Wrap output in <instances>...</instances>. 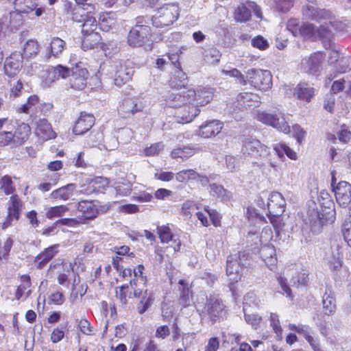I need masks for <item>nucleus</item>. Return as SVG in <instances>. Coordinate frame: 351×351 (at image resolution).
Wrapping results in <instances>:
<instances>
[{"label": "nucleus", "instance_id": "f257e3e1", "mask_svg": "<svg viewBox=\"0 0 351 351\" xmlns=\"http://www.w3.org/2000/svg\"><path fill=\"white\" fill-rule=\"evenodd\" d=\"M135 21V25L128 34V43L131 47H139L151 40L152 34L149 26L150 18L139 16Z\"/></svg>", "mask_w": 351, "mask_h": 351}, {"label": "nucleus", "instance_id": "f03ea898", "mask_svg": "<svg viewBox=\"0 0 351 351\" xmlns=\"http://www.w3.org/2000/svg\"><path fill=\"white\" fill-rule=\"evenodd\" d=\"M82 33L83 40L82 47L84 50H88L97 46L100 40L101 36L96 31L97 22L92 15V12H86V19L82 21Z\"/></svg>", "mask_w": 351, "mask_h": 351}, {"label": "nucleus", "instance_id": "7ed1b4c3", "mask_svg": "<svg viewBox=\"0 0 351 351\" xmlns=\"http://www.w3.org/2000/svg\"><path fill=\"white\" fill-rule=\"evenodd\" d=\"M248 256L247 252H239L228 257L226 274L231 283L241 280L244 267L248 264Z\"/></svg>", "mask_w": 351, "mask_h": 351}, {"label": "nucleus", "instance_id": "20e7f679", "mask_svg": "<svg viewBox=\"0 0 351 351\" xmlns=\"http://www.w3.org/2000/svg\"><path fill=\"white\" fill-rule=\"evenodd\" d=\"M261 97L253 93H240L234 100L228 104V108L231 113L244 112L257 108L260 106Z\"/></svg>", "mask_w": 351, "mask_h": 351}, {"label": "nucleus", "instance_id": "39448f33", "mask_svg": "<svg viewBox=\"0 0 351 351\" xmlns=\"http://www.w3.org/2000/svg\"><path fill=\"white\" fill-rule=\"evenodd\" d=\"M179 16V8L177 4H165L160 7L157 14L150 19L152 25L158 28L169 26Z\"/></svg>", "mask_w": 351, "mask_h": 351}, {"label": "nucleus", "instance_id": "423d86ee", "mask_svg": "<svg viewBox=\"0 0 351 351\" xmlns=\"http://www.w3.org/2000/svg\"><path fill=\"white\" fill-rule=\"evenodd\" d=\"M286 202L279 192H272L267 203L268 217L275 229L280 228V217L285 211Z\"/></svg>", "mask_w": 351, "mask_h": 351}, {"label": "nucleus", "instance_id": "0eeeda50", "mask_svg": "<svg viewBox=\"0 0 351 351\" xmlns=\"http://www.w3.org/2000/svg\"><path fill=\"white\" fill-rule=\"evenodd\" d=\"M308 3L302 8L303 17L306 20L314 21L317 23L329 21L330 24L334 26L331 19L333 18L332 12L329 10L321 9L317 6L316 0H307Z\"/></svg>", "mask_w": 351, "mask_h": 351}, {"label": "nucleus", "instance_id": "6e6552de", "mask_svg": "<svg viewBox=\"0 0 351 351\" xmlns=\"http://www.w3.org/2000/svg\"><path fill=\"white\" fill-rule=\"evenodd\" d=\"M247 84L260 90H267L272 86V76L267 70L252 69L246 73Z\"/></svg>", "mask_w": 351, "mask_h": 351}, {"label": "nucleus", "instance_id": "1a4fd4ad", "mask_svg": "<svg viewBox=\"0 0 351 351\" xmlns=\"http://www.w3.org/2000/svg\"><path fill=\"white\" fill-rule=\"evenodd\" d=\"M101 71H106L114 78V84L121 86L132 79L134 70L132 67L121 63L104 64Z\"/></svg>", "mask_w": 351, "mask_h": 351}, {"label": "nucleus", "instance_id": "9d476101", "mask_svg": "<svg viewBox=\"0 0 351 351\" xmlns=\"http://www.w3.org/2000/svg\"><path fill=\"white\" fill-rule=\"evenodd\" d=\"M226 313V306L218 295L212 293L207 296L202 313L207 315L210 321L215 322L222 318Z\"/></svg>", "mask_w": 351, "mask_h": 351}, {"label": "nucleus", "instance_id": "9b49d317", "mask_svg": "<svg viewBox=\"0 0 351 351\" xmlns=\"http://www.w3.org/2000/svg\"><path fill=\"white\" fill-rule=\"evenodd\" d=\"M256 118L263 123L272 126L285 134L290 132V127L285 120V115L280 111L274 114L265 111H258L256 114Z\"/></svg>", "mask_w": 351, "mask_h": 351}, {"label": "nucleus", "instance_id": "f8f14e48", "mask_svg": "<svg viewBox=\"0 0 351 351\" xmlns=\"http://www.w3.org/2000/svg\"><path fill=\"white\" fill-rule=\"evenodd\" d=\"M324 58V53L320 51L303 58L300 62V70L308 75H318L322 71Z\"/></svg>", "mask_w": 351, "mask_h": 351}, {"label": "nucleus", "instance_id": "ddd939ff", "mask_svg": "<svg viewBox=\"0 0 351 351\" xmlns=\"http://www.w3.org/2000/svg\"><path fill=\"white\" fill-rule=\"evenodd\" d=\"M24 208V204L17 195H13L10 197L7 204V217L3 222V230L11 226L14 221H17Z\"/></svg>", "mask_w": 351, "mask_h": 351}, {"label": "nucleus", "instance_id": "4468645a", "mask_svg": "<svg viewBox=\"0 0 351 351\" xmlns=\"http://www.w3.org/2000/svg\"><path fill=\"white\" fill-rule=\"evenodd\" d=\"M68 77H69V84L71 88L75 90H82L87 84L88 71L86 69L77 64L70 70Z\"/></svg>", "mask_w": 351, "mask_h": 351}, {"label": "nucleus", "instance_id": "2eb2a0df", "mask_svg": "<svg viewBox=\"0 0 351 351\" xmlns=\"http://www.w3.org/2000/svg\"><path fill=\"white\" fill-rule=\"evenodd\" d=\"M70 69L59 64L51 66L43 71L42 82L44 86H50L55 81L60 78H66L69 75Z\"/></svg>", "mask_w": 351, "mask_h": 351}, {"label": "nucleus", "instance_id": "dca6fc26", "mask_svg": "<svg viewBox=\"0 0 351 351\" xmlns=\"http://www.w3.org/2000/svg\"><path fill=\"white\" fill-rule=\"evenodd\" d=\"M242 152L254 158L263 157L268 154L267 146L262 144L258 140L252 137L247 138L243 144Z\"/></svg>", "mask_w": 351, "mask_h": 351}, {"label": "nucleus", "instance_id": "f3484780", "mask_svg": "<svg viewBox=\"0 0 351 351\" xmlns=\"http://www.w3.org/2000/svg\"><path fill=\"white\" fill-rule=\"evenodd\" d=\"M189 102H194V105L202 106L209 103L213 97V91L211 88L203 87L197 90L188 89L187 93Z\"/></svg>", "mask_w": 351, "mask_h": 351}, {"label": "nucleus", "instance_id": "a211bd4d", "mask_svg": "<svg viewBox=\"0 0 351 351\" xmlns=\"http://www.w3.org/2000/svg\"><path fill=\"white\" fill-rule=\"evenodd\" d=\"M199 111L198 106L194 105V102H185L176 110V117L179 123H190L198 115Z\"/></svg>", "mask_w": 351, "mask_h": 351}, {"label": "nucleus", "instance_id": "6ab92c4d", "mask_svg": "<svg viewBox=\"0 0 351 351\" xmlns=\"http://www.w3.org/2000/svg\"><path fill=\"white\" fill-rule=\"evenodd\" d=\"M337 202L339 206L346 207L351 202V185L346 182H339L333 189Z\"/></svg>", "mask_w": 351, "mask_h": 351}, {"label": "nucleus", "instance_id": "aec40b11", "mask_svg": "<svg viewBox=\"0 0 351 351\" xmlns=\"http://www.w3.org/2000/svg\"><path fill=\"white\" fill-rule=\"evenodd\" d=\"M23 59V55L20 52L12 53L5 61V73L9 77L16 75L22 68Z\"/></svg>", "mask_w": 351, "mask_h": 351}, {"label": "nucleus", "instance_id": "412c9836", "mask_svg": "<svg viewBox=\"0 0 351 351\" xmlns=\"http://www.w3.org/2000/svg\"><path fill=\"white\" fill-rule=\"evenodd\" d=\"M312 204L313 206H309L306 220L310 225L311 231L314 233H318L324 223V215L317 208H315L316 206L315 202H313Z\"/></svg>", "mask_w": 351, "mask_h": 351}, {"label": "nucleus", "instance_id": "4be33fe9", "mask_svg": "<svg viewBox=\"0 0 351 351\" xmlns=\"http://www.w3.org/2000/svg\"><path fill=\"white\" fill-rule=\"evenodd\" d=\"M223 127V123L219 120L208 121L199 126L198 135L205 138H211L218 134Z\"/></svg>", "mask_w": 351, "mask_h": 351}, {"label": "nucleus", "instance_id": "5701e85b", "mask_svg": "<svg viewBox=\"0 0 351 351\" xmlns=\"http://www.w3.org/2000/svg\"><path fill=\"white\" fill-rule=\"evenodd\" d=\"M95 123V117L92 114L81 112L76 121L73 132L76 135H82L88 132Z\"/></svg>", "mask_w": 351, "mask_h": 351}, {"label": "nucleus", "instance_id": "b1692460", "mask_svg": "<svg viewBox=\"0 0 351 351\" xmlns=\"http://www.w3.org/2000/svg\"><path fill=\"white\" fill-rule=\"evenodd\" d=\"M14 9L25 14L34 11L36 16H40L45 12L43 8H37L36 0H14Z\"/></svg>", "mask_w": 351, "mask_h": 351}, {"label": "nucleus", "instance_id": "393cba45", "mask_svg": "<svg viewBox=\"0 0 351 351\" xmlns=\"http://www.w3.org/2000/svg\"><path fill=\"white\" fill-rule=\"evenodd\" d=\"M287 275L291 276V281L295 285H305L308 281V274L300 265H294L287 269Z\"/></svg>", "mask_w": 351, "mask_h": 351}, {"label": "nucleus", "instance_id": "a878e982", "mask_svg": "<svg viewBox=\"0 0 351 351\" xmlns=\"http://www.w3.org/2000/svg\"><path fill=\"white\" fill-rule=\"evenodd\" d=\"M157 233L160 239V242L162 243H167L169 241H173L174 245L173 246L175 252H178L180 249L181 241L176 238V236L173 234L170 228L168 226H159L157 227Z\"/></svg>", "mask_w": 351, "mask_h": 351}, {"label": "nucleus", "instance_id": "bb28decb", "mask_svg": "<svg viewBox=\"0 0 351 351\" xmlns=\"http://www.w3.org/2000/svg\"><path fill=\"white\" fill-rule=\"evenodd\" d=\"M178 285V291L180 292L179 304L184 308L190 306L193 303V293L189 287L188 282L181 279L179 280Z\"/></svg>", "mask_w": 351, "mask_h": 351}, {"label": "nucleus", "instance_id": "cd10ccee", "mask_svg": "<svg viewBox=\"0 0 351 351\" xmlns=\"http://www.w3.org/2000/svg\"><path fill=\"white\" fill-rule=\"evenodd\" d=\"M188 89L183 90H174L169 93L166 98L167 105L171 108H178L185 102H189Z\"/></svg>", "mask_w": 351, "mask_h": 351}, {"label": "nucleus", "instance_id": "c85d7f7f", "mask_svg": "<svg viewBox=\"0 0 351 351\" xmlns=\"http://www.w3.org/2000/svg\"><path fill=\"white\" fill-rule=\"evenodd\" d=\"M260 254L263 261L270 270H273L277 264L276 250L273 245H265L260 250Z\"/></svg>", "mask_w": 351, "mask_h": 351}, {"label": "nucleus", "instance_id": "c756f323", "mask_svg": "<svg viewBox=\"0 0 351 351\" xmlns=\"http://www.w3.org/2000/svg\"><path fill=\"white\" fill-rule=\"evenodd\" d=\"M77 209L83 214L86 219H93L99 214L97 206L93 201L82 200L79 202Z\"/></svg>", "mask_w": 351, "mask_h": 351}, {"label": "nucleus", "instance_id": "7c9ffc66", "mask_svg": "<svg viewBox=\"0 0 351 351\" xmlns=\"http://www.w3.org/2000/svg\"><path fill=\"white\" fill-rule=\"evenodd\" d=\"M58 245H53L46 248L40 253L35 258L34 263L37 268L43 269L47 263L52 259L58 253Z\"/></svg>", "mask_w": 351, "mask_h": 351}, {"label": "nucleus", "instance_id": "2f4dec72", "mask_svg": "<svg viewBox=\"0 0 351 351\" xmlns=\"http://www.w3.org/2000/svg\"><path fill=\"white\" fill-rule=\"evenodd\" d=\"M36 134L43 141L56 138V132L53 130L51 124L45 119H40L37 123Z\"/></svg>", "mask_w": 351, "mask_h": 351}, {"label": "nucleus", "instance_id": "473e14b6", "mask_svg": "<svg viewBox=\"0 0 351 351\" xmlns=\"http://www.w3.org/2000/svg\"><path fill=\"white\" fill-rule=\"evenodd\" d=\"M14 132H13L14 143L21 145L29 138L31 129L28 124L25 123H19L15 124Z\"/></svg>", "mask_w": 351, "mask_h": 351}, {"label": "nucleus", "instance_id": "72a5a7b5", "mask_svg": "<svg viewBox=\"0 0 351 351\" xmlns=\"http://www.w3.org/2000/svg\"><path fill=\"white\" fill-rule=\"evenodd\" d=\"M31 280L28 275H23L21 276V283L17 287L15 292V298L16 300H26L32 293Z\"/></svg>", "mask_w": 351, "mask_h": 351}, {"label": "nucleus", "instance_id": "f704fd0d", "mask_svg": "<svg viewBox=\"0 0 351 351\" xmlns=\"http://www.w3.org/2000/svg\"><path fill=\"white\" fill-rule=\"evenodd\" d=\"M65 45L66 43L62 39L58 37L53 38L47 48L46 58L49 59L51 57H58L63 51Z\"/></svg>", "mask_w": 351, "mask_h": 351}, {"label": "nucleus", "instance_id": "c9c22d12", "mask_svg": "<svg viewBox=\"0 0 351 351\" xmlns=\"http://www.w3.org/2000/svg\"><path fill=\"white\" fill-rule=\"evenodd\" d=\"M332 249V258L329 260V267L331 270L337 271L340 269L343 263V252L341 250V245L337 243H333L331 246Z\"/></svg>", "mask_w": 351, "mask_h": 351}, {"label": "nucleus", "instance_id": "e433bc0d", "mask_svg": "<svg viewBox=\"0 0 351 351\" xmlns=\"http://www.w3.org/2000/svg\"><path fill=\"white\" fill-rule=\"evenodd\" d=\"M75 189V184H68L66 186L53 191L50 194V197L55 199L66 201L73 195Z\"/></svg>", "mask_w": 351, "mask_h": 351}, {"label": "nucleus", "instance_id": "4c0bfd02", "mask_svg": "<svg viewBox=\"0 0 351 351\" xmlns=\"http://www.w3.org/2000/svg\"><path fill=\"white\" fill-rule=\"evenodd\" d=\"M118 110L119 113L124 117H129L130 114H134L137 112L141 110V107L138 106L134 100L131 98L125 99L122 104L119 107Z\"/></svg>", "mask_w": 351, "mask_h": 351}, {"label": "nucleus", "instance_id": "58836bf2", "mask_svg": "<svg viewBox=\"0 0 351 351\" xmlns=\"http://www.w3.org/2000/svg\"><path fill=\"white\" fill-rule=\"evenodd\" d=\"M314 94V88L306 83H300L294 90V95L300 100L310 101Z\"/></svg>", "mask_w": 351, "mask_h": 351}, {"label": "nucleus", "instance_id": "ea45409f", "mask_svg": "<svg viewBox=\"0 0 351 351\" xmlns=\"http://www.w3.org/2000/svg\"><path fill=\"white\" fill-rule=\"evenodd\" d=\"M332 38L333 34L328 27L324 25H320L318 28L317 27L316 40H322L325 48H328L331 46Z\"/></svg>", "mask_w": 351, "mask_h": 351}, {"label": "nucleus", "instance_id": "a19ab883", "mask_svg": "<svg viewBox=\"0 0 351 351\" xmlns=\"http://www.w3.org/2000/svg\"><path fill=\"white\" fill-rule=\"evenodd\" d=\"M154 300V295L152 291L145 290L142 294L141 300L137 305V311L139 314H143L152 305Z\"/></svg>", "mask_w": 351, "mask_h": 351}, {"label": "nucleus", "instance_id": "79ce46f5", "mask_svg": "<svg viewBox=\"0 0 351 351\" xmlns=\"http://www.w3.org/2000/svg\"><path fill=\"white\" fill-rule=\"evenodd\" d=\"M317 27L313 23H303L300 25V35L304 39H308L313 41L316 40Z\"/></svg>", "mask_w": 351, "mask_h": 351}, {"label": "nucleus", "instance_id": "37998d69", "mask_svg": "<svg viewBox=\"0 0 351 351\" xmlns=\"http://www.w3.org/2000/svg\"><path fill=\"white\" fill-rule=\"evenodd\" d=\"M23 13L15 10L10 12L9 19L8 16H3L1 19H4V21H6L8 23L5 27L10 26L14 28H18L23 23Z\"/></svg>", "mask_w": 351, "mask_h": 351}, {"label": "nucleus", "instance_id": "c03bdc74", "mask_svg": "<svg viewBox=\"0 0 351 351\" xmlns=\"http://www.w3.org/2000/svg\"><path fill=\"white\" fill-rule=\"evenodd\" d=\"M40 45L36 40H27L23 47V58H31L35 57L39 52Z\"/></svg>", "mask_w": 351, "mask_h": 351}, {"label": "nucleus", "instance_id": "a18cd8bd", "mask_svg": "<svg viewBox=\"0 0 351 351\" xmlns=\"http://www.w3.org/2000/svg\"><path fill=\"white\" fill-rule=\"evenodd\" d=\"M187 84V77L186 74L182 71L180 67L175 69L174 76L171 80V85L177 88H182L185 87Z\"/></svg>", "mask_w": 351, "mask_h": 351}, {"label": "nucleus", "instance_id": "49530a36", "mask_svg": "<svg viewBox=\"0 0 351 351\" xmlns=\"http://www.w3.org/2000/svg\"><path fill=\"white\" fill-rule=\"evenodd\" d=\"M210 194L223 201L230 200L231 198V193L226 190L222 185L217 184H210Z\"/></svg>", "mask_w": 351, "mask_h": 351}, {"label": "nucleus", "instance_id": "de8ad7c7", "mask_svg": "<svg viewBox=\"0 0 351 351\" xmlns=\"http://www.w3.org/2000/svg\"><path fill=\"white\" fill-rule=\"evenodd\" d=\"M196 150L197 149L195 148L189 146H184L183 147L174 149L171 152V156L173 158H180L182 160H185L193 156L195 154Z\"/></svg>", "mask_w": 351, "mask_h": 351}, {"label": "nucleus", "instance_id": "09e8293b", "mask_svg": "<svg viewBox=\"0 0 351 351\" xmlns=\"http://www.w3.org/2000/svg\"><path fill=\"white\" fill-rule=\"evenodd\" d=\"M323 308L326 315H330L335 312L336 301L331 292H326L323 296Z\"/></svg>", "mask_w": 351, "mask_h": 351}, {"label": "nucleus", "instance_id": "8fccbe9b", "mask_svg": "<svg viewBox=\"0 0 351 351\" xmlns=\"http://www.w3.org/2000/svg\"><path fill=\"white\" fill-rule=\"evenodd\" d=\"M69 210L68 205H60L49 208L45 216L47 219H52L56 217H61Z\"/></svg>", "mask_w": 351, "mask_h": 351}, {"label": "nucleus", "instance_id": "3c124183", "mask_svg": "<svg viewBox=\"0 0 351 351\" xmlns=\"http://www.w3.org/2000/svg\"><path fill=\"white\" fill-rule=\"evenodd\" d=\"M274 149L280 158L283 157L284 154H286L292 160H295L297 158L296 153L285 143L276 144Z\"/></svg>", "mask_w": 351, "mask_h": 351}, {"label": "nucleus", "instance_id": "603ef678", "mask_svg": "<svg viewBox=\"0 0 351 351\" xmlns=\"http://www.w3.org/2000/svg\"><path fill=\"white\" fill-rule=\"evenodd\" d=\"M39 102V98L37 95H33L28 97L27 103L22 105L20 108L17 109L19 112H24L26 114H29L34 112L36 106Z\"/></svg>", "mask_w": 351, "mask_h": 351}, {"label": "nucleus", "instance_id": "864d4df0", "mask_svg": "<svg viewBox=\"0 0 351 351\" xmlns=\"http://www.w3.org/2000/svg\"><path fill=\"white\" fill-rule=\"evenodd\" d=\"M251 17V12L250 9L244 4H241L237 7L234 12V19L239 22H245Z\"/></svg>", "mask_w": 351, "mask_h": 351}, {"label": "nucleus", "instance_id": "5fc2aeb1", "mask_svg": "<svg viewBox=\"0 0 351 351\" xmlns=\"http://www.w3.org/2000/svg\"><path fill=\"white\" fill-rule=\"evenodd\" d=\"M220 51L215 47H211L205 50L204 53V60L209 64H217L221 58Z\"/></svg>", "mask_w": 351, "mask_h": 351}, {"label": "nucleus", "instance_id": "6e6d98bb", "mask_svg": "<svg viewBox=\"0 0 351 351\" xmlns=\"http://www.w3.org/2000/svg\"><path fill=\"white\" fill-rule=\"evenodd\" d=\"M289 328L302 335L306 341L313 337L311 335V328L308 325L299 324L297 326L293 324H289Z\"/></svg>", "mask_w": 351, "mask_h": 351}, {"label": "nucleus", "instance_id": "4d7b16f0", "mask_svg": "<svg viewBox=\"0 0 351 351\" xmlns=\"http://www.w3.org/2000/svg\"><path fill=\"white\" fill-rule=\"evenodd\" d=\"M197 176H198V173L189 169L179 171L176 176V179L178 182H183L189 180H196Z\"/></svg>", "mask_w": 351, "mask_h": 351}, {"label": "nucleus", "instance_id": "13d9d810", "mask_svg": "<svg viewBox=\"0 0 351 351\" xmlns=\"http://www.w3.org/2000/svg\"><path fill=\"white\" fill-rule=\"evenodd\" d=\"M0 189L3 191L6 195H10L14 193L15 188L10 176H5L1 178L0 180Z\"/></svg>", "mask_w": 351, "mask_h": 351}, {"label": "nucleus", "instance_id": "bf43d9fd", "mask_svg": "<svg viewBox=\"0 0 351 351\" xmlns=\"http://www.w3.org/2000/svg\"><path fill=\"white\" fill-rule=\"evenodd\" d=\"M245 308H243L244 317L245 322L252 326L254 329H257L260 327V324L262 322V317L257 314H248L245 311Z\"/></svg>", "mask_w": 351, "mask_h": 351}, {"label": "nucleus", "instance_id": "052dcab7", "mask_svg": "<svg viewBox=\"0 0 351 351\" xmlns=\"http://www.w3.org/2000/svg\"><path fill=\"white\" fill-rule=\"evenodd\" d=\"M337 70L338 73H343L351 70V57H342L337 62Z\"/></svg>", "mask_w": 351, "mask_h": 351}, {"label": "nucleus", "instance_id": "680f3d73", "mask_svg": "<svg viewBox=\"0 0 351 351\" xmlns=\"http://www.w3.org/2000/svg\"><path fill=\"white\" fill-rule=\"evenodd\" d=\"M293 4L294 0H275L276 9L282 13L289 12Z\"/></svg>", "mask_w": 351, "mask_h": 351}, {"label": "nucleus", "instance_id": "e2e57ef3", "mask_svg": "<svg viewBox=\"0 0 351 351\" xmlns=\"http://www.w3.org/2000/svg\"><path fill=\"white\" fill-rule=\"evenodd\" d=\"M270 326L272 327L274 332L279 337H281L282 329L281 328L279 316L276 313H271L269 317Z\"/></svg>", "mask_w": 351, "mask_h": 351}, {"label": "nucleus", "instance_id": "0e129e2a", "mask_svg": "<svg viewBox=\"0 0 351 351\" xmlns=\"http://www.w3.org/2000/svg\"><path fill=\"white\" fill-rule=\"evenodd\" d=\"M300 25L299 19L291 18L287 21V29L291 32L294 36L298 37L300 35Z\"/></svg>", "mask_w": 351, "mask_h": 351}, {"label": "nucleus", "instance_id": "69168bd1", "mask_svg": "<svg viewBox=\"0 0 351 351\" xmlns=\"http://www.w3.org/2000/svg\"><path fill=\"white\" fill-rule=\"evenodd\" d=\"M221 72L223 74L229 75L230 77L237 78L239 83L242 85L247 84L245 77L237 69H232L231 70L223 69Z\"/></svg>", "mask_w": 351, "mask_h": 351}, {"label": "nucleus", "instance_id": "338daca9", "mask_svg": "<svg viewBox=\"0 0 351 351\" xmlns=\"http://www.w3.org/2000/svg\"><path fill=\"white\" fill-rule=\"evenodd\" d=\"M91 180L97 193L102 192L108 186V179L104 177H97Z\"/></svg>", "mask_w": 351, "mask_h": 351}, {"label": "nucleus", "instance_id": "774afa93", "mask_svg": "<svg viewBox=\"0 0 351 351\" xmlns=\"http://www.w3.org/2000/svg\"><path fill=\"white\" fill-rule=\"evenodd\" d=\"M252 45L260 50H265L269 47L268 41L261 36L254 37L251 41Z\"/></svg>", "mask_w": 351, "mask_h": 351}]
</instances>
